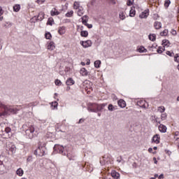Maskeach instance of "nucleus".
Returning <instances> with one entry per match:
<instances>
[{
    "label": "nucleus",
    "mask_w": 179,
    "mask_h": 179,
    "mask_svg": "<svg viewBox=\"0 0 179 179\" xmlns=\"http://www.w3.org/2000/svg\"><path fill=\"white\" fill-rule=\"evenodd\" d=\"M22 129L24 131L25 134L28 136L29 139H33V138H34V131H36L34 125L25 124L22 126Z\"/></svg>",
    "instance_id": "nucleus-3"
},
{
    "label": "nucleus",
    "mask_w": 179,
    "mask_h": 179,
    "mask_svg": "<svg viewBox=\"0 0 179 179\" xmlns=\"http://www.w3.org/2000/svg\"><path fill=\"white\" fill-rule=\"evenodd\" d=\"M148 152L149 153H152V152H153V148H148Z\"/></svg>",
    "instance_id": "nucleus-60"
},
{
    "label": "nucleus",
    "mask_w": 179,
    "mask_h": 179,
    "mask_svg": "<svg viewBox=\"0 0 179 179\" xmlns=\"http://www.w3.org/2000/svg\"><path fill=\"white\" fill-rule=\"evenodd\" d=\"M17 109L13 108L10 106H6L2 102H0V117L10 114H17Z\"/></svg>",
    "instance_id": "nucleus-2"
},
{
    "label": "nucleus",
    "mask_w": 179,
    "mask_h": 179,
    "mask_svg": "<svg viewBox=\"0 0 179 179\" xmlns=\"http://www.w3.org/2000/svg\"><path fill=\"white\" fill-rule=\"evenodd\" d=\"M85 26H87L88 29H92L93 27V25L92 24H88L87 22L84 24Z\"/></svg>",
    "instance_id": "nucleus-52"
},
{
    "label": "nucleus",
    "mask_w": 179,
    "mask_h": 179,
    "mask_svg": "<svg viewBox=\"0 0 179 179\" xmlns=\"http://www.w3.org/2000/svg\"><path fill=\"white\" fill-rule=\"evenodd\" d=\"M158 129L162 134H166V132H167V127L164 124H159V126L158 127Z\"/></svg>",
    "instance_id": "nucleus-11"
},
{
    "label": "nucleus",
    "mask_w": 179,
    "mask_h": 179,
    "mask_svg": "<svg viewBox=\"0 0 179 179\" xmlns=\"http://www.w3.org/2000/svg\"><path fill=\"white\" fill-rule=\"evenodd\" d=\"M154 27L155 29H156L157 30H159V29H162V22L157 21L155 22L154 23Z\"/></svg>",
    "instance_id": "nucleus-23"
},
{
    "label": "nucleus",
    "mask_w": 179,
    "mask_h": 179,
    "mask_svg": "<svg viewBox=\"0 0 179 179\" xmlns=\"http://www.w3.org/2000/svg\"><path fill=\"white\" fill-rule=\"evenodd\" d=\"M38 3H44L45 2V0H36Z\"/></svg>",
    "instance_id": "nucleus-56"
},
{
    "label": "nucleus",
    "mask_w": 179,
    "mask_h": 179,
    "mask_svg": "<svg viewBox=\"0 0 179 179\" xmlns=\"http://www.w3.org/2000/svg\"><path fill=\"white\" fill-rule=\"evenodd\" d=\"M102 159H103V160H107V157L103 156V157H102Z\"/></svg>",
    "instance_id": "nucleus-64"
},
{
    "label": "nucleus",
    "mask_w": 179,
    "mask_h": 179,
    "mask_svg": "<svg viewBox=\"0 0 179 179\" xmlns=\"http://www.w3.org/2000/svg\"><path fill=\"white\" fill-rule=\"evenodd\" d=\"M166 55H169V57H174V52H171L170 51H166Z\"/></svg>",
    "instance_id": "nucleus-50"
},
{
    "label": "nucleus",
    "mask_w": 179,
    "mask_h": 179,
    "mask_svg": "<svg viewBox=\"0 0 179 179\" xmlns=\"http://www.w3.org/2000/svg\"><path fill=\"white\" fill-rule=\"evenodd\" d=\"M2 159L3 157L0 155V174H2L5 170V165H3V162H2Z\"/></svg>",
    "instance_id": "nucleus-12"
},
{
    "label": "nucleus",
    "mask_w": 179,
    "mask_h": 179,
    "mask_svg": "<svg viewBox=\"0 0 179 179\" xmlns=\"http://www.w3.org/2000/svg\"><path fill=\"white\" fill-rule=\"evenodd\" d=\"M27 162H33V156H29L28 158L27 159Z\"/></svg>",
    "instance_id": "nucleus-51"
},
{
    "label": "nucleus",
    "mask_w": 179,
    "mask_h": 179,
    "mask_svg": "<svg viewBox=\"0 0 179 179\" xmlns=\"http://www.w3.org/2000/svg\"><path fill=\"white\" fill-rule=\"evenodd\" d=\"M158 111L159 113H164V111H166V108H164V106H159L158 107Z\"/></svg>",
    "instance_id": "nucleus-39"
},
{
    "label": "nucleus",
    "mask_w": 179,
    "mask_h": 179,
    "mask_svg": "<svg viewBox=\"0 0 179 179\" xmlns=\"http://www.w3.org/2000/svg\"><path fill=\"white\" fill-rule=\"evenodd\" d=\"M53 149L55 151H57V153H59V155H62V156H67L69 160H76V155L75 152H69L66 146L63 147L62 145L56 144L55 145Z\"/></svg>",
    "instance_id": "nucleus-1"
},
{
    "label": "nucleus",
    "mask_w": 179,
    "mask_h": 179,
    "mask_svg": "<svg viewBox=\"0 0 179 179\" xmlns=\"http://www.w3.org/2000/svg\"><path fill=\"white\" fill-rule=\"evenodd\" d=\"M168 44H170V41H169V40H167V39H164V40L162 41V45L166 46V45H167Z\"/></svg>",
    "instance_id": "nucleus-42"
},
{
    "label": "nucleus",
    "mask_w": 179,
    "mask_h": 179,
    "mask_svg": "<svg viewBox=\"0 0 179 179\" xmlns=\"http://www.w3.org/2000/svg\"><path fill=\"white\" fill-rule=\"evenodd\" d=\"M153 160H154L155 164H157V159H156V157H154Z\"/></svg>",
    "instance_id": "nucleus-59"
},
{
    "label": "nucleus",
    "mask_w": 179,
    "mask_h": 179,
    "mask_svg": "<svg viewBox=\"0 0 179 179\" xmlns=\"http://www.w3.org/2000/svg\"><path fill=\"white\" fill-rule=\"evenodd\" d=\"M78 16H82L83 13H82V12L78 11Z\"/></svg>",
    "instance_id": "nucleus-62"
},
{
    "label": "nucleus",
    "mask_w": 179,
    "mask_h": 179,
    "mask_svg": "<svg viewBox=\"0 0 179 179\" xmlns=\"http://www.w3.org/2000/svg\"><path fill=\"white\" fill-rule=\"evenodd\" d=\"M157 52L158 54H162L163 52V50H162V46H159L158 49L157 50Z\"/></svg>",
    "instance_id": "nucleus-53"
},
{
    "label": "nucleus",
    "mask_w": 179,
    "mask_h": 179,
    "mask_svg": "<svg viewBox=\"0 0 179 179\" xmlns=\"http://www.w3.org/2000/svg\"><path fill=\"white\" fill-rule=\"evenodd\" d=\"M148 16L149 9H146L140 14L139 17H141V19H146Z\"/></svg>",
    "instance_id": "nucleus-9"
},
{
    "label": "nucleus",
    "mask_w": 179,
    "mask_h": 179,
    "mask_svg": "<svg viewBox=\"0 0 179 179\" xmlns=\"http://www.w3.org/2000/svg\"><path fill=\"white\" fill-rule=\"evenodd\" d=\"M173 141L176 142V143H178L179 142V131H175L173 133Z\"/></svg>",
    "instance_id": "nucleus-13"
},
{
    "label": "nucleus",
    "mask_w": 179,
    "mask_h": 179,
    "mask_svg": "<svg viewBox=\"0 0 179 179\" xmlns=\"http://www.w3.org/2000/svg\"><path fill=\"white\" fill-rule=\"evenodd\" d=\"M152 142H155V143H160V135L155 134L152 137Z\"/></svg>",
    "instance_id": "nucleus-18"
},
{
    "label": "nucleus",
    "mask_w": 179,
    "mask_h": 179,
    "mask_svg": "<svg viewBox=\"0 0 179 179\" xmlns=\"http://www.w3.org/2000/svg\"><path fill=\"white\" fill-rule=\"evenodd\" d=\"M38 145V147L34 150V155H35V156L43 157L44 155H45V152H47V148H45L46 144L45 143L41 144V142H39Z\"/></svg>",
    "instance_id": "nucleus-4"
},
{
    "label": "nucleus",
    "mask_w": 179,
    "mask_h": 179,
    "mask_svg": "<svg viewBox=\"0 0 179 179\" xmlns=\"http://www.w3.org/2000/svg\"><path fill=\"white\" fill-rule=\"evenodd\" d=\"M52 23H54V19L52 17L48 18L47 24H49V26H52Z\"/></svg>",
    "instance_id": "nucleus-34"
},
{
    "label": "nucleus",
    "mask_w": 179,
    "mask_h": 179,
    "mask_svg": "<svg viewBox=\"0 0 179 179\" xmlns=\"http://www.w3.org/2000/svg\"><path fill=\"white\" fill-rule=\"evenodd\" d=\"M85 122V119L81 118L78 121V124H83Z\"/></svg>",
    "instance_id": "nucleus-55"
},
{
    "label": "nucleus",
    "mask_w": 179,
    "mask_h": 179,
    "mask_svg": "<svg viewBox=\"0 0 179 179\" xmlns=\"http://www.w3.org/2000/svg\"><path fill=\"white\" fill-rule=\"evenodd\" d=\"M52 107H54V108H57V107H58V102L57 101L52 102Z\"/></svg>",
    "instance_id": "nucleus-48"
},
{
    "label": "nucleus",
    "mask_w": 179,
    "mask_h": 179,
    "mask_svg": "<svg viewBox=\"0 0 179 179\" xmlns=\"http://www.w3.org/2000/svg\"><path fill=\"white\" fill-rule=\"evenodd\" d=\"M66 84L67 86H72V85H75V80L72 78H69L66 81Z\"/></svg>",
    "instance_id": "nucleus-22"
},
{
    "label": "nucleus",
    "mask_w": 179,
    "mask_h": 179,
    "mask_svg": "<svg viewBox=\"0 0 179 179\" xmlns=\"http://www.w3.org/2000/svg\"><path fill=\"white\" fill-rule=\"evenodd\" d=\"M107 162H108L107 159H103V158H101L100 159V163L102 166H104Z\"/></svg>",
    "instance_id": "nucleus-45"
},
{
    "label": "nucleus",
    "mask_w": 179,
    "mask_h": 179,
    "mask_svg": "<svg viewBox=\"0 0 179 179\" xmlns=\"http://www.w3.org/2000/svg\"><path fill=\"white\" fill-rule=\"evenodd\" d=\"M108 111H115L117 110V106H113V104H109L108 106Z\"/></svg>",
    "instance_id": "nucleus-26"
},
{
    "label": "nucleus",
    "mask_w": 179,
    "mask_h": 179,
    "mask_svg": "<svg viewBox=\"0 0 179 179\" xmlns=\"http://www.w3.org/2000/svg\"><path fill=\"white\" fill-rule=\"evenodd\" d=\"M14 12H19L20 10V5L17 4L13 6Z\"/></svg>",
    "instance_id": "nucleus-31"
},
{
    "label": "nucleus",
    "mask_w": 179,
    "mask_h": 179,
    "mask_svg": "<svg viewBox=\"0 0 179 179\" xmlns=\"http://www.w3.org/2000/svg\"><path fill=\"white\" fill-rule=\"evenodd\" d=\"M1 15H3V10H2V7H0V16H1Z\"/></svg>",
    "instance_id": "nucleus-58"
},
{
    "label": "nucleus",
    "mask_w": 179,
    "mask_h": 179,
    "mask_svg": "<svg viewBox=\"0 0 179 179\" xmlns=\"http://www.w3.org/2000/svg\"><path fill=\"white\" fill-rule=\"evenodd\" d=\"M136 15V11L135 10V7H131L130 11H129V16L131 17H134Z\"/></svg>",
    "instance_id": "nucleus-24"
},
{
    "label": "nucleus",
    "mask_w": 179,
    "mask_h": 179,
    "mask_svg": "<svg viewBox=\"0 0 179 179\" xmlns=\"http://www.w3.org/2000/svg\"><path fill=\"white\" fill-rule=\"evenodd\" d=\"M138 52H146L148 50L145 48V47L141 46L138 49Z\"/></svg>",
    "instance_id": "nucleus-37"
},
{
    "label": "nucleus",
    "mask_w": 179,
    "mask_h": 179,
    "mask_svg": "<svg viewBox=\"0 0 179 179\" xmlns=\"http://www.w3.org/2000/svg\"><path fill=\"white\" fill-rule=\"evenodd\" d=\"M72 15H73V10H71L66 13V17H71Z\"/></svg>",
    "instance_id": "nucleus-44"
},
{
    "label": "nucleus",
    "mask_w": 179,
    "mask_h": 179,
    "mask_svg": "<svg viewBox=\"0 0 179 179\" xmlns=\"http://www.w3.org/2000/svg\"><path fill=\"white\" fill-rule=\"evenodd\" d=\"M48 50H49V51H53V50H55V43L53 41L48 43Z\"/></svg>",
    "instance_id": "nucleus-17"
},
{
    "label": "nucleus",
    "mask_w": 179,
    "mask_h": 179,
    "mask_svg": "<svg viewBox=\"0 0 179 179\" xmlns=\"http://www.w3.org/2000/svg\"><path fill=\"white\" fill-rule=\"evenodd\" d=\"M171 3V1L170 0H166L164 2L165 8H168L169 6H170Z\"/></svg>",
    "instance_id": "nucleus-40"
},
{
    "label": "nucleus",
    "mask_w": 179,
    "mask_h": 179,
    "mask_svg": "<svg viewBox=\"0 0 179 179\" xmlns=\"http://www.w3.org/2000/svg\"><path fill=\"white\" fill-rule=\"evenodd\" d=\"M117 163H122V164H124V163H125V161H124V159H122V157H117Z\"/></svg>",
    "instance_id": "nucleus-35"
},
{
    "label": "nucleus",
    "mask_w": 179,
    "mask_h": 179,
    "mask_svg": "<svg viewBox=\"0 0 179 179\" xmlns=\"http://www.w3.org/2000/svg\"><path fill=\"white\" fill-rule=\"evenodd\" d=\"M66 31V28L65 27H59L58 33L61 36H62V34H65Z\"/></svg>",
    "instance_id": "nucleus-21"
},
{
    "label": "nucleus",
    "mask_w": 179,
    "mask_h": 179,
    "mask_svg": "<svg viewBox=\"0 0 179 179\" xmlns=\"http://www.w3.org/2000/svg\"><path fill=\"white\" fill-rule=\"evenodd\" d=\"M100 65H101V61L96 60V61L94 62L95 68H100Z\"/></svg>",
    "instance_id": "nucleus-33"
},
{
    "label": "nucleus",
    "mask_w": 179,
    "mask_h": 179,
    "mask_svg": "<svg viewBox=\"0 0 179 179\" xmlns=\"http://www.w3.org/2000/svg\"><path fill=\"white\" fill-rule=\"evenodd\" d=\"M158 178H159V179L164 178V175H163V173L161 174V175H159V176H158Z\"/></svg>",
    "instance_id": "nucleus-57"
},
{
    "label": "nucleus",
    "mask_w": 179,
    "mask_h": 179,
    "mask_svg": "<svg viewBox=\"0 0 179 179\" xmlns=\"http://www.w3.org/2000/svg\"><path fill=\"white\" fill-rule=\"evenodd\" d=\"M55 83L56 85V86H61V85H62V82H61V80L57 79L55 80Z\"/></svg>",
    "instance_id": "nucleus-43"
},
{
    "label": "nucleus",
    "mask_w": 179,
    "mask_h": 179,
    "mask_svg": "<svg viewBox=\"0 0 179 179\" xmlns=\"http://www.w3.org/2000/svg\"><path fill=\"white\" fill-rule=\"evenodd\" d=\"M137 106L141 107V108H148L149 107V103L146 101L140 100L137 101Z\"/></svg>",
    "instance_id": "nucleus-8"
},
{
    "label": "nucleus",
    "mask_w": 179,
    "mask_h": 179,
    "mask_svg": "<svg viewBox=\"0 0 179 179\" xmlns=\"http://www.w3.org/2000/svg\"><path fill=\"white\" fill-rule=\"evenodd\" d=\"M134 3V0H127V6H131Z\"/></svg>",
    "instance_id": "nucleus-47"
},
{
    "label": "nucleus",
    "mask_w": 179,
    "mask_h": 179,
    "mask_svg": "<svg viewBox=\"0 0 179 179\" xmlns=\"http://www.w3.org/2000/svg\"><path fill=\"white\" fill-rule=\"evenodd\" d=\"M80 36L81 37H87V36H89V32L87 31H81Z\"/></svg>",
    "instance_id": "nucleus-30"
},
{
    "label": "nucleus",
    "mask_w": 179,
    "mask_h": 179,
    "mask_svg": "<svg viewBox=\"0 0 179 179\" xmlns=\"http://www.w3.org/2000/svg\"><path fill=\"white\" fill-rule=\"evenodd\" d=\"M148 38L149 40H150L151 41H156V34H150L148 36Z\"/></svg>",
    "instance_id": "nucleus-29"
},
{
    "label": "nucleus",
    "mask_w": 179,
    "mask_h": 179,
    "mask_svg": "<svg viewBox=\"0 0 179 179\" xmlns=\"http://www.w3.org/2000/svg\"><path fill=\"white\" fill-rule=\"evenodd\" d=\"M34 17L36 19V20H39L40 22H41V20L44 19V13L41 12L38 13V16H34Z\"/></svg>",
    "instance_id": "nucleus-16"
},
{
    "label": "nucleus",
    "mask_w": 179,
    "mask_h": 179,
    "mask_svg": "<svg viewBox=\"0 0 179 179\" xmlns=\"http://www.w3.org/2000/svg\"><path fill=\"white\" fill-rule=\"evenodd\" d=\"M4 132L5 134H7L8 138H10L13 135L12 129H10L9 127H7L4 129Z\"/></svg>",
    "instance_id": "nucleus-15"
},
{
    "label": "nucleus",
    "mask_w": 179,
    "mask_h": 179,
    "mask_svg": "<svg viewBox=\"0 0 179 179\" xmlns=\"http://www.w3.org/2000/svg\"><path fill=\"white\" fill-rule=\"evenodd\" d=\"M50 15L51 16H58V15H59V11H57L56 8H53L50 11Z\"/></svg>",
    "instance_id": "nucleus-25"
},
{
    "label": "nucleus",
    "mask_w": 179,
    "mask_h": 179,
    "mask_svg": "<svg viewBox=\"0 0 179 179\" xmlns=\"http://www.w3.org/2000/svg\"><path fill=\"white\" fill-rule=\"evenodd\" d=\"M174 61L176 62H179V54H176L174 57Z\"/></svg>",
    "instance_id": "nucleus-49"
},
{
    "label": "nucleus",
    "mask_w": 179,
    "mask_h": 179,
    "mask_svg": "<svg viewBox=\"0 0 179 179\" xmlns=\"http://www.w3.org/2000/svg\"><path fill=\"white\" fill-rule=\"evenodd\" d=\"M119 17L121 20H125L126 16H125V12L124 11H120L119 14Z\"/></svg>",
    "instance_id": "nucleus-27"
},
{
    "label": "nucleus",
    "mask_w": 179,
    "mask_h": 179,
    "mask_svg": "<svg viewBox=\"0 0 179 179\" xmlns=\"http://www.w3.org/2000/svg\"><path fill=\"white\" fill-rule=\"evenodd\" d=\"M169 34V29H164L160 33V36H167Z\"/></svg>",
    "instance_id": "nucleus-38"
},
{
    "label": "nucleus",
    "mask_w": 179,
    "mask_h": 179,
    "mask_svg": "<svg viewBox=\"0 0 179 179\" xmlns=\"http://www.w3.org/2000/svg\"><path fill=\"white\" fill-rule=\"evenodd\" d=\"M74 9H79V2L75 1L73 3Z\"/></svg>",
    "instance_id": "nucleus-46"
},
{
    "label": "nucleus",
    "mask_w": 179,
    "mask_h": 179,
    "mask_svg": "<svg viewBox=\"0 0 179 179\" xmlns=\"http://www.w3.org/2000/svg\"><path fill=\"white\" fill-rule=\"evenodd\" d=\"M113 5H115V3H117V2H115V0H110Z\"/></svg>",
    "instance_id": "nucleus-61"
},
{
    "label": "nucleus",
    "mask_w": 179,
    "mask_h": 179,
    "mask_svg": "<svg viewBox=\"0 0 179 179\" xmlns=\"http://www.w3.org/2000/svg\"><path fill=\"white\" fill-rule=\"evenodd\" d=\"M80 44L83 45V48H89V47H92V41L87 40V41H81L80 42Z\"/></svg>",
    "instance_id": "nucleus-7"
},
{
    "label": "nucleus",
    "mask_w": 179,
    "mask_h": 179,
    "mask_svg": "<svg viewBox=\"0 0 179 179\" xmlns=\"http://www.w3.org/2000/svg\"><path fill=\"white\" fill-rule=\"evenodd\" d=\"M106 106H107V103H101V104L97 103V113H101V111L104 110Z\"/></svg>",
    "instance_id": "nucleus-10"
},
{
    "label": "nucleus",
    "mask_w": 179,
    "mask_h": 179,
    "mask_svg": "<svg viewBox=\"0 0 179 179\" xmlns=\"http://www.w3.org/2000/svg\"><path fill=\"white\" fill-rule=\"evenodd\" d=\"M24 171H23V169H22L21 168L18 169L16 171V174L17 176H19V177H22V176H23Z\"/></svg>",
    "instance_id": "nucleus-28"
},
{
    "label": "nucleus",
    "mask_w": 179,
    "mask_h": 179,
    "mask_svg": "<svg viewBox=\"0 0 179 179\" xmlns=\"http://www.w3.org/2000/svg\"><path fill=\"white\" fill-rule=\"evenodd\" d=\"M6 150L8 155H14V153H16V146L12 143H7Z\"/></svg>",
    "instance_id": "nucleus-5"
},
{
    "label": "nucleus",
    "mask_w": 179,
    "mask_h": 179,
    "mask_svg": "<svg viewBox=\"0 0 179 179\" xmlns=\"http://www.w3.org/2000/svg\"><path fill=\"white\" fill-rule=\"evenodd\" d=\"M111 177H113V178L114 179H118L120 178V173L116 172L115 171H112L111 173Z\"/></svg>",
    "instance_id": "nucleus-19"
},
{
    "label": "nucleus",
    "mask_w": 179,
    "mask_h": 179,
    "mask_svg": "<svg viewBox=\"0 0 179 179\" xmlns=\"http://www.w3.org/2000/svg\"><path fill=\"white\" fill-rule=\"evenodd\" d=\"M171 34H173V36H176L177 35V31L172 29L171 30Z\"/></svg>",
    "instance_id": "nucleus-54"
},
{
    "label": "nucleus",
    "mask_w": 179,
    "mask_h": 179,
    "mask_svg": "<svg viewBox=\"0 0 179 179\" xmlns=\"http://www.w3.org/2000/svg\"><path fill=\"white\" fill-rule=\"evenodd\" d=\"M81 65H82L83 66H85L86 65V64H85V62H81Z\"/></svg>",
    "instance_id": "nucleus-63"
},
{
    "label": "nucleus",
    "mask_w": 179,
    "mask_h": 179,
    "mask_svg": "<svg viewBox=\"0 0 179 179\" xmlns=\"http://www.w3.org/2000/svg\"><path fill=\"white\" fill-rule=\"evenodd\" d=\"M80 75H82L83 76H88L89 75V71H87V70L85 68H82L80 71Z\"/></svg>",
    "instance_id": "nucleus-20"
},
{
    "label": "nucleus",
    "mask_w": 179,
    "mask_h": 179,
    "mask_svg": "<svg viewBox=\"0 0 179 179\" xmlns=\"http://www.w3.org/2000/svg\"><path fill=\"white\" fill-rule=\"evenodd\" d=\"M87 110L90 113H97V103H89Z\"/></svg>",
    "instance_id": "nucleus-6"
},
{
    "label": "nucleus",
    "mask_w": 179,
    "mask_h": 179,
    "mask_svg": "<svg viewBox=\"0 0 179 179\" xmlns=\"http://www.w3.org/2000/svg\"><path fill=\"white\" fill-rule=\"evenodd\" d=\"M88 20H89L87 19V15H84L83 17H82L83 24H86Z\"/></svg>",
    "instance_id": "nucleus-32"
},
{
    "label": "nucleus",
    "mask_w": 179,
    "mask_h": 179,
    "mask_svg": "<svg viewBox=\"0 0 179 179\" xmlns=\"http://www.w3.org/2000/svg\"><path fill=\"white\" fill-rule=\"evenodd\" d=\"M166 118H167V114L166 113H162L161 115V120L162 121H165V120H166Z\"/></svg>",
    "instance_id": "nucleus-41"
},
{
    "label": "nucleus",
    "mask_w": 179,
    "mask_h": 179,
    "mask_svg": "<svg viewBox=\"0 0 179 179\" xmlns=\"http://www.w3.org/2000/svg\"><path fill=\"white\" fill-rule=\"evenodd\" d=\"M117 104L119 107H121V108H125V107H127V103L123 99H120L117 101Z\"/></svg>",
    "instance_id": "nucleus-14"
},
{
    "label": "nucleus",
    "mask_w": 179,
    "mask_h": 179,
    "mask_svg": "<svg viewBox=\"0 0 179 179\" xmlns=\"http://www.w3.org/2000/svg\"><path fill=\"white\" fill-rule=\"evenodd\" d=\"M45 38H46L47 40H51L52 36L51 35V33L48 32V33H45Z\"/></svg>",
    "instance_id": "nucleus-36"
}]
</instances>
